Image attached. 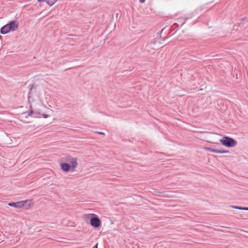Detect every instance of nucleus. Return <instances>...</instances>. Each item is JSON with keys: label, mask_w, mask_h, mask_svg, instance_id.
I'll use <instances>...</instances> for the list:
<instances>
[{"label": "nucleus", "mask_w": 248, "mask_h": 248, "mask_svg": "<svg viewBox=\"0 0 248 248\" xmlns=\"http://www.w3.org/2000/svg\"><path fill=\"white\" fill-rule=\"evenodd\" d=\"M18 25L16 21H12L8 24L3 26L0 29V33L3 34H6L10 31H14L18 28Z\"/></svg>", "instance_id": "nucleus-1"}, {"label": "nucleus", "mask_w": 248, "mask_h": 248, "mask_svg": "<svg viewBox=\"0 0 248 248\" xmlns=\"http://www.w3.org/2000/svg\"><path fill=\"white\" fill-rule=\"evenodd\" d=\"M219 141L224 146L228 147H232L237 144L236 140L228 137H223L220 139Z\"/></svg>", "instance_id": "nucleus-2"}, {"label": "nucleus", "mask_w": 248, "mask_h": 248, "mask_svg": "<svg viewBox=\"0 0 248 248\" xmlns=\"http://www.w3.org/2000/svg\"><path fill=\"white\" fill-rule=\"evenodd\" d=\"M31 202L28 200L18 202H11L8 204L9 206L16 208H21L26 205L28 206L31 204Z\"/></svg>", "instance_id": "nucleus-3"}, {"label": "nucleus", "mask_w": 248, "mask_h": 248, "mask_svg": "<svg viewBox=\"0 0 248 248\" xmlns=\"http://www.w3.org/2000/svg\"><path fill=\"white\" fill-rule=\"evenodd\" d=\"M65 160L70 165L71 170L74 171L78 166L77 159L71 156H67L66 157Z\"/></svg>", "instance_id": "nucleus-4"}, {"label": "nucleus", "mask_w": 248, "mask_h": 248, "mask_svg": "<svg viewBox=\"0 0 248 248\" xmlns=\"http://www.w3.org/2000/svg\"><path fill=\"white\" fill-rule=\"evenodd\" d=\"M91 224L92 226L97 228L100 225V220L97 217H92L91 219Z\"/></svg>", "instance_id": "nucleus-5"}, {"label": "nucleus", "mask_w": 248, "mask_h": 248, "mask_svg": "<svg viewBox=\"0 0 248 248\" xmlns=\"http://www.w3.org/2000/svg\"><path fill=\"white\" fill-rule=\"evenodd\" d=\"M204 149L206 151H209L211 152H213L215 153H217V154H223V153H227L228 152V151H227L217 150V149H213V148H210V147H205Z\"/></svg>", "instance_id": "nucleus-6"}, {"label": "nucleus", "mask_w": 248, "mask_h": 248, "mask_svg": "<svg viewBox=\"0 0 248 248\" xmlns=\"http://www.w3.org/2000/svg\"><path fill=\"white\" fill-rule=\"evenodd\" d=\"M62 169L66 172L71 170V167L70 165L67 163H63L61 164Z\"/></svg>", "instance_id": "nucleus-7"}, {"label": "nucleus", "mask_w": 248, "mask_h": 248, "mask_svg": "<svg viewBox=\"0 0 248 248\" xmlns=\"http://www.w3.org/2000/svg\"><path fill=\"white\" fill-rule=\"evenodd\" d=\"M231 207H232V208L236 209L248 211V207H242L236 206H231Z\"/></svg>", "instance_id": "nucleus-8"}, {"label": "nucleus", "mask_w": 248, "mask_h": 248, "mask_svg": "<svg viewBox=\"0 0 248 248\" xmlns=\"http://www.w3.org/2000/svg\"><path fill=\"white\" fill-rule=\"evenodd\" d=\"M30 110L28 112V115L31 116V115H33L34 114H35V112L32 110V107H31V105L30 103Z\"/></svg>", "instance_id": "nucleus-9"}, {"label": "nucleus", "mask_w": 248, "mask_h": 248, "mask_svg": "<svg viewBox=\"0 0 248 248\" xmlns=\"http://www.w3.org/2000/svg\"><path fill=\"white\" fill-rule=\"evenodd\" d=\"M56 1H46V2L47 3V4L48 5H49V6H52L53 4H55Z\"/></svg>", "instance_id": "nucleus-10"}, {"label": "nucleus", "mask_w": 248, "mask_h": 248, "mask_svg": "<svg viewBox=\"0 0 248 248\" xmlns=\"http://www.w3.org/2000/svg\"><path fill=\"white\" fill-rule=\"evenodd\" d=\"M31 90H32V88H31L30 89V92H29V94H28V102H29V103H30V97H31V96H30V93H31Z\"/></svg>", "instance_id": "nucleus-11"}, {"label": "nucleus", "mask_w": 248, "mask_h": 248, "mask_svg": "<svg viewBox=\"0 0 248 248\" xmlns=\"http://www.w3.org/2000/svg\"><path fill=\"white\" fill-rule=\"evenodd\" d=\"M42 115L43 117V118H47L48 117V115H46V114H42Z\"/></svg>", "instance_id": "nucleus-12"}, {"label": "nucleus", "mask_w": 248, "mask_h": 248, "mask_svg": "<svg viewBox=\"0 0 248 248\" xmlns=\"http://www.w3.org/2000/svg\"><path fill=\"white\" fill-rule=\"evenodd\" d=\"M180 19L183 21V22L181 24V25H183V24H184L185 23V22H186V19H185L181 18Z\"/></svg>", "instance_id": "nucleus-13"}, {"label": "nucleus", "mask_w": 248, "mask_h": 248, "mask_svg": "<svg viewBox=\"0 0 248 248\" xmlns=\"http://www.w3.org/2000/svg\"><path fill=\"white\" fill-rule=\"evenodd\" d=\"M96 133L99 134V135H105V133L102 132H96Z\"/></svg>", "instance_id": "nucleus-14"}, {"label": "nucleus", "mask_w": 248, "mask_h": 248, "mask_svg": "<svg viewBox=\"0 0 248 248\" xmlns=\"http://www.w3.org/2000/svg\"><path fill=\"white\" fill-rule=\"evenodd\" d=\"M46 0H38V1L39 2H42V1H46Z\"/></svg>", "instance_id": "nucleus-15"}, {"label": "nucleus", "mask_w": 248, "mask_h": 248, "mask_svg": "<svg viewBox=\"0 0 248 248\" xmlns=\"http://www.w3.org/2000/svg\"><path fill=\"white\" fill-rule=\"evenodd\" d=\"M139 1L140 3H143L145 0H140Z\"/></svg>", "instance_id": "nucleus-16"}, {"label": "nucleus", "mask_w": 248, "mask_h": 248, "mask_svg": "<svg viewBox=\"0 0 248 248\" xmlns=\"http://www.w3.org/2000/svg\"><path fill=\"white\" fill-rule=\"evenodd\" d=\"M93 248H98L97 247V244H96L95 246H94Z\"/></svg>", "instance_id": "nucleus-17"}, {"label": "nucleus", "mask_w": 248, "mask_h": 248, "mask_svg": "<svg viewBox=\"0 0 248 248\" xmlns=\"http://www.w3.org/2000/svg\"><path fill=\"white\" fill-rule=\"evenodd\" d=\"M91 215L92 216H96V215H94V214H91Z\"/></svg>", "instance_id": "nucleus-18"}]
</instances>
